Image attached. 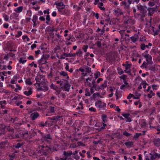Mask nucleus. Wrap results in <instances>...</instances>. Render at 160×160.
Returning a JSON list of instances; mask_svg holds the SVG:
<instances>
[{
	"mask_svg": "<svg viewBox=\"0 0 160 160\" xmlns=\"http://www.w3.org/2000/svg\"><path fill=\"white\" fill-rule=\"evenodd\" d=\"M58 147V145L55 144L54 145L44 144L41 146L42 148L38 151V153L41 155L48 156L53 152L57 151Z\"/></svg>",
	"mask_w": 160,
	"mask_h": 160,
	"instance_id": "f257e3e1",
	"label": "nucleus"
},
{
	"mask_svg": "<svg viewBox=\"0 0 160 160\" xmlns=\"http://www.w3.org/2000/svg\"><path fill=\"white\" fill-rule=\"evenodd\" d=\"M94 1L93 4L94 5H97V7L102 11H105L106 10L105 8L104 7V3L105 2V0H94Z\"/></svg>",
	"mask_w": 160,
	"mask_h": 160,
	"instance_id": "f03ea898",
	"label": "nucleus"
},
{
	"mask_svg": "<svg viewBox=\"0 0 160 160\" xmlns=\"http://www.w3.org/2000/svg\"><path fill=\"white\" fill-rule=\"evenodd\" d=\"M30 114V118L32 121H34L40 117V114L37 112H35V109H31L28 112Z\"/></svg>",
	"mask_w": 160,
	"mask_h": 160,
	"instance_id": "7ed1b4c3",
	"label": "nucleus"
},
{
	"mask_svg": "<svg viewBox=\"0 0 160 160\" xmlns=\"http://www.w3.org/2000/svg\"><path fill=\"white\" fill-rule=\"evenodd\" d=\"M95 105L97 108L102 109H105L106 106V104L105 103L100 100L96 102L95 103Z\"/></svg>",
	"mask_w": 160,
	"mask_h": 160,
	"instance_id": "20e7f679",
	"label": "nucleus"
},
{
	"mask_svg": "<svg viewBox=\"0 0 160 160\" xmlns=\"http://www.w3.org/2000/svg\"><path fill=\"white\" fill-rule=\"evenodd\" d=\"M59 13L61 15H68L70 14V11L68 9L65 8H59L58 10Z\"/></svg>",
	"mask_w": 160,
	"mask_h": 160,
	"instance_id": "39448f33",
	"label": "nucleus"
},
{
	"mask_svg": "<svg viewBox=\"0 0 160 160\" xmlns=\"http://www.w3.org/2000/svg\"><path fill=\"white\" fill-rule=\"evenodd\" d=\"M124 23L126 26L128 27H130L133 24L135 23V21L131 17H128L124 21Z\"/></svg>",
	"mask_w": 160,
	"mask_h": 160,
	"instance_id": "423d86ee",
	"label": "nucleus"
},
{
	"mask_svg": "<svg viewBox=\"0 0 160 160\" xmlns=\"http://www.w3.org/2000/svg\"><path fill=\"white\" fill-rule=\"evenodd\" d=\"M131 2L130 0H124L120 3L121 6H123L125 9H128L130 8Z\"/></svg>",
	"mask_w": 160,
	"mask_h": 160,
	"instance_id": "0eeeda50",
	"label": "nucleus"
},
{
	"mask_svg": "<svg viewBox=\"0 0 160 160\" xmlns=\"http://www.w3.org/2000/svg\"><path fill=\"white\" fill-rule=\"evenodd\" d=\"M154 119L153 118H151L149 121V128L151 129H156L157 128V125L158 123L155 122L154 123Z\"/></svg>",
	"mask_w": 160,
	"mask_h": 160,
	"instance_id": "6e6552de",
	"label": "nucleus"
},
{
	"mask_svg": "<svg viewBox=\"0 0 160 160\" xmlns=\"http://www.w3.org/2000/svg\"><path fill=\"white\" fill-rule=\"evenodd\" d=\"M42 138L45 142L49 143L51 142L52 140V137L50 134H47L46 135H42Z\"/></svg>",
	"mask_w": 160,
	"mask_h": 160,
	"instance_id": "1a4fd4ad",
	"label": "nucleus"
},
{
	"mask_svg": "<svg viewBox=\"0 0 160 160\" xmlns=\"http://www.w3.org/2000/svg\"><path fill=\"white\" fill-rule=\"evenodd\" d=\"M83 68H85V72H82V75L83 76H86L87 74L91 72V68L89 67L88 66L86 65H84Z\"/></svg>",
	"mask_w": 160,
	"mask_h": 160,
	"instance_id": "9d476101",
	"label": "nucleus"
},
{
	"mask_svg": "<svg viewBox=\"0 0 160 160\" xmlns=\"http://www.w3.org/2000/svg\"><path fill=\"white\" fill-rule=\"evenodd\" d=\"M64 81H65V83L63 86V90L68 92L70 91L71 85L70 84L68 83V81L67 80H64Z\"/></svg>",
	"mask_w": 160,
	"mask_h": 160,
	"instance_id": "9b49d317",
	"label": "nucleus"
},
{
	"mask_svg": "<svg viewBox=\"0 0 160 160\" xmlns=\"http://www.w3.org/2000/svg\"><path fill=\"white\" fill-rule=\"evenodd\" d=\"M146 58V60L147 63L149 64H152L153 63V62L152 60V57L150 55H145L143 56Z\"/></svg>",
	"mask_w": 160,
	"mask_h": 160,
	"instance_id": "f8f14e48",
	"label": "nucleus"
},
{
	"mask_svg": "<svg viewBox=\"0 0 160 160\" xmlns=\"http://www.w3.org/2000/svg\"><path fill=\"white\" fill-rule=\"evenodd\" d=\"M59 74L61 76L63 77V79L67 80L69 79V78L67 72L64 71H61L59 72Z\"/></svg>",
	"mask_w": 160,
	"mask_h": 160,
	"instance_id": "ddd939ff",
	"label": "nucleus"
},
{
	"mask_svg": "<svg viewBox=\"0 0 160 160\" xmlns=\"http://www.w3.org/2000/svg\"><path fill=\"white\" fill-rule=\"evenodd\" d=\"M113 12L114 14L118 16L123 14V12L119 8H117L116 9H114L113 11Z\"/></svg>",
	"mask_w": 160,
	"mask_h": 160,
	"instance_id": "4468645a",
	"label": "nucleus"
},
{
	"mask_svg": "<svg viewBox=\"0 0 160 160\" xmlns=\"http://www.w3.org/2000/svg\"><path fill=\"white\" fill-rule=\"evenodd\" d=\"M32 93V89L31 88L28 87L27 88L26 90L24 91V94L27 96L31 95Z\"/></svg>",
	"mask_w": 160,
	"mask_h": 160,
	"instance_id": "2eb2a0df",
	"label": "nucleus"
},
{
	"mask_svg": "<svg viewBox=\"0 0 160 160\" xmlns=\"http://www.w3.org/2000/svg\"><path fill=\"white\" fill-rule=\"evenodd\" d=\"M131 66L132 65H127V66H124L125 67V70H124V72L128 74L129 75H131V70L130 69Z\"/></svg>",
	"mask_w": 160,
	"mask_h": 160,
	"instance_id": "dca6fc26",
	"label": "nucleus"
},
{
	"mask_svg": "<svg viewBox=\"0 0 160 160\" xmlns=\"http://www.w3.org/2000/svg\"><path fill=\"white\" fill-rule=\"evenodd\" d=\"M19 75L17 74L15 75L13 77L12 79L11 80V83L13 84H16V83L17 79L19 78Z\"/></svg>",
	"mask_w": 160,
	"mask_h": 160,
	"instance_id": "f3484780",
	"label": "nucleus"
},
{
	"mask_svg": "<svg viewBox=\"0 0 160 160\" xmlns=\"http://www.w3.org/2000/svg\"><path fill=\"white\" fill-rule=\"evenodd\" d=\"M23 138L26 139H29L31 138V136H30L28 132H26L23 133L22 132V136H21Z\"/></svg>",
	"mask_w": 160,
	"mask_h": 160,
	"instance_id": "a211bd4d",
	"label": "nucleus"
},
{
	"mask_svg": "<svg viewBox=\"0 0 160 160\" xmlns=\"http://www.w3.org/2000/svg\"><path fill=\"white\" fill-rule=\"evenodd\" d=\"M102 122L103 123H107L108 121V118L107 115L105 114H102L101 116Z\"/></svg>",
	"mask_w": 160,
	"mask_h": 160,
	"instance_id": "6ab92c4d",
	"label": "nucleus"
},
{
	"mask_svg": "<svg viewBox=\"0 0 160 160\" xmlns=\"http://www.w3.org/2000/svg\"><path fill=\"white\" fill-rule=\"evenodd\" d=\"M108 81L107 80H105L104 81V83L101 85L99 86H98V89H101L102 90L104 88H106L107 86Z\"/></svg>",
	"mask_w": 160,
	"mask_h": 160,
	"instance_id": "aec40b11",
	"label": "nucleus"
},
{
	"mask_svg": "<svg viewBox=\"0 0 160 160\" xmlns=\"http://www.w3.org/2000/svg\"><path fill=\"white\" fill-rule=\"evenodd\" d=\"M7 104V102L5 100L0 101V107L2 109L5 108V106Z\"/></svg>",
	"mask_w": 160,
	"mask_h": 160,
	"instance_id": "412c9836",
	"label": "nucleus"
},
{
	"mask_svg": "<svg viewBox=\"0 0 160 160\" xmlns=\"http://www.w3.org/2000/svg\"><path fill=\"white\" fill-rule=\"evenodd\" d=\"M73 154L72 151H64L63 152V155L66 157L65 158L62 159H65L67 158V157H68L71 156Z\"/></svg>",
	"mask_w": 160,
	"mask_h": 160,
	"instance_id": "4be33fe9",
	"label": "nucleus"
},
{
	"mask_svg": "<svg viewBox=\"0 0 160 160\" xmlns=\"http://www.w3.org/2000/svg\"><path fill=\"white\" fill-rule=\"evenodd\" d=\"M42 76L40 75L37 76L35 78V80L37 81V82L34 84V85L35 86L36 84L38 85V86H40V83L38 82H41V80L42 78Z\"/></svg>",
	"mask_w": 160,
	"mask_h": 160,
	"instance_id": "5701e85b",
	"label": "nucleus"
},
{
	"mask_svg": "<svg viewBox=\"0 0 160 160\" xmlns=\"http://www.w3.org/2000/svg\"><path fill=\"white\" fill-rule=\"evenodd\" d=\"M6 127L5 125L0 124V134H4Z\"/></svg>",
	"mask_w": 160,
	"mask_h": 160,
	"instance_id": "b1692460",
	"label": "nucleus"
},
{
	"mask_svg": "<svg viewBox=\"0 0 160 160\" xmlns=\"http://www.w3.org/2000/svg\"><path fill=\"white\" fill-rule=\"evenodd\" d=\"M48 89L49 88L47 85H44L43 86H41L39 88H38V90L45 92L47 91Z\"/></svg>",
	"mask_w": 160,
	"mask_h": 160,
	"instance_id": "393cba45",
	"label": "nucleus"
},
{
	"mask_svg": "<svg viewBox=\"0 0 160 160\" xmlns=\"http://www.w3.org/2000/svg\"><path fill=\"white\" fill-rule=\"evenodd\" d=\"M153 143L154 145L156 147H159L160 146V138L155 139L153 141Z\"/></svg>",
	"mask_w": 160,
	"mask_h": 160,
	"instance_id": "a878e982",
	"label": "nucleus"
},
{
	"mask_svg": "<svg viewBox=\"0 0 160 160\" xmlns=\"http://www.w3.org/2000/svg\"><path fill=\"white\" fill-rule=\"evenodd\" d=\"M56 5L57 6V8L58 10L59 8H65V5L62 2H59L56 3Z\"/></svg>",
	"mask_w": 160,
	"mask_h": 160,
	"instance_id": "bb28decb",
	"label": "nucleus"
},
{
	"mask_svg": "<svg viewBox=\"0 0 160 160\" xmlns=\"http://www.w3.org/2000/svg\"><path fill=\"white\" fill-rule=\"evenodd\" d=\"M124 144L127 147V148L131 147L133 145V142L132 141H128L125 142Z\"/></svg>",
	"mask_w": 160,
	"mask_h": 160,
	"instance_id": "cd10ccee",
	"label": "nucleus"
},
{
	"mask_svg": "<svg viewBox=\"0 0 160 160\" xmlns=\"http://www.w3.org/2000/svg\"><path fill=\"white\" fill-rule=\"evenodd\" d=\"M23 9V6H20L15 9L14 11L17 13H19L22 12Z\"/></svg>",
	"mask_w": 160,
	"mask_h": 160,
	"instance_id": "c85d7f7f",
	"label": "nucleus"
},
{
	"mask_svg": "<svg viewBox=\"0 0 160 160\" xmlns=\"http://www.w3.org/2000/svg\"><path fill=\"white\" fill-rule=\"evenodd\" d=\"M38 62L39 64L41 65L47 63V62L46 59H45L43 58H42L40 60H38Z\"/></svg>",
	"mask_w": 160,
	"mask_h": 160,
	"instance_id": "c756f323",
	"label": "nucleus"
},
{
	"mask_svg": "<svg viewBox=\"0 0 160 160\" xmlns=\"http://www.w3.org/2000/svg\"><path fill=\"white\" fill-rule=\"evenodd\" d=\"M81 6H78L77 5H74L73 6V10L75 11L78 12L81 9Z\"/></svg>",
	"mask_w": 160,
	"mask_h": 160,
	"instance_id": "7c9ffc66",
	"label": "nucleus"
},
{
	"mask_svg": "<svg viewBox=\"0 0 160 160\" xmlns=\"http://www.w3.org/2000/svg\"><path fill=\"white\" fill-rule=\"evenodd\" d=\"M16 12L12 13L10 16V18L11 19L15 18L18 17L19 14Z\"/></svg>",
	"mask_w": 160,
	"mask_h": 160,
	"instance_id": "2f4dec72",
	"label": "nucleus"
},
{
	"mask_svg": "<svg viewBox=\"0 0 160 160\" xmlns=\"http://www.w3.org/2000/svg\"><path fill=\"white\" fill-rule=\"evenodd\" d=\"M56 106H50L49 108V110L51 113H54L55 112V109H56Z\"/></svg>",
	"mask_w": 160,
	"mask_h": 160,
	"instance_id": "473e14b6",
	"label": "nucleus"
},
{
	"mask_svg": "<svg viewBox=\"0 0 160 160\" xmlns=\"http://www.w3.org/2000/svg\"><path fill=\"white\" fill-rule=\"evenodd\" d=\"M97 86V85L93 83H92V87L90 89V91L91 93V94L93 93L94 92V90L93 88H94L95 89V90H96V87Z\"/></svg>",
	"mask_w": 160,
	"mask_h": 160,
	"instance_id": "72a5a7b5",
	"label": "nucleus"
},
{
	"mask_svg": "<svg viewBox=\"0 0 160 160\" xmlns=\"http://www.w3.org/2000/svg\"><path fill=\"white\" fill-rule=\"evenodd\" d=\"M138 35H135L131 37V40L133 42H135L137 41L138 38Z\"/></svg>",
	"mask_w": 160,
	"mask_h": 160,
	"instance_id": "f704fd0d",
	"label": "nucleus"
},
{
	"mask_svg": "<svg viewBox=\"0 0 160 160\" xmlns=\"http://www.w3.org/2000/svg\"><path fill=\"white\" fill-rule=\"evenodd\" d=\"M25 82L27 85H31L32 84V82H31L30 78H27L25 81Z\"/></svg>",
	"mask_w": 160,
	"mask_h": 160,
	"instance_id": "c9c22d12",
	"label": "nucleus"
},
{
	"mask_svg": "<svg viewBox=\"0 0 160 160\" xmlns=\"http://www.w3.org/2000/svg\"><path fill=\"white\" fill-rule=\"evenodd\" d=\"M120 133L119 132H116L112 134V138L114 139V138H118L120 136Z\"/></svg>",
	"mask_w": 160,
	"mask_h": 160,
	"instance_id": "e433bc0d",
	"label": "nucleus"
},
{
	"mask_svg": "<svg viewBox=\"0 0 160 160\" xmlns=\"http://www.w3.org/2000/svg\"><path fill=\"white\" fill-rule=\"evenodd\" d=\"M7 142L6 141H2L0 143V147L1 148L5 147L6 144H7Z\"/></svg>",
	"mask_w": 160,
	"mask_h": 160,
	"instance_id": "4c0bfd02",
	"label": "nucleus"
},
{
	"mask_svg": "<svg viewBox=\"0 0 160 160\" xmlns=\"http://www.w3.org/2000/svg\"><path fill=\"white\" fill-rule=\"evenodd\" d=\"M38 17L36 15L33 16V18L32 20V22H37L38 24H39L38 22Z\"/></svg>",
	"mask_w": 160,
	"mask_h": 160,
	"instance_id": "58836bf2",
	"label": "nucleus"
},
{
	"mask_svg": "<svg viewBox=\"0 0 160 160\" xmlns=\"http://www.w3.org/2000/svg\"><path fill=\"white\" fill-rule=\"evenodd\" d=\"M148 11L149 12V14L150 15H152L154 12L155 9L153 8H150L148 9Z\"/></svg>",
	"mask_w": 160,
	"mask_h": 160,
	"instance_id": "ea45409f",
	"label": "nucleus"
},
{
	"mask_svg": "<svg viewBox=\"0 0 160 160\" xmlns=\"http://www.w3.org/2000/svg\"><path fill=\"white\" fill-rule=\"evenodd\" d=\"M142 135L141 133H137L134 136L133 138L135 140L138 139L139 137Z\"/></svg>",
	"mask_w": 160,
	"mask_h": 160,
	"instance_id": "a19ab883",
	"label": "nucleus"
},
{
	"mask_svg": "<svg viewBox=\"0 0 160 160\" xmlns=\"http://www.w3.org/2000/svg\"><path fill=\"white\" fill-rule=\"evenodd\" d=\"M122 134L127 137H129L132 135L131 134L128 132L126 131H124L122 133Z\"/></svg>",
	"mask_w": 160,
	"mask_h": 160,
	"instance_id": "79ce46f5",
	"label": "nucleus"
},
{
	"mask_svg": "<svg viewBox=\"0 0 160 160\" xmlns=\"http://www.w3.org/2000/svg\"><path fill=\"white\" fill-rule=\"evenodd\" d=\"M79 71H80L82 72H85V68H83V67H80L79 69H76L75 70V72L76 73H77Z\"/></svg>",
	"mask_w": 160,
	"mask_h": 160,
	"instance_id": "37998d69",
	"label": "nucleus"
},
{
	"mask_svg": "<svg viewBox=\"0 0 160 160\" xmlns=\"http://www.w3.org/2000/svg\"><path fill=\"white\" fill-rule=\"evenodd\" d=\"M19 62V63L24 64L27 62V60H23V58L22 57L20 58Z\"/></svg>",
	"mask_w": 160,
	"mask_h": 160,
	"instance_id": "c03bdc74",
	"label": "nucleus"
},
{
	"mask_svg": "<svg viewBox=\"0 0 160 160\" xmlns=\"http://www.w3.org/2000/svg\"><path fill=\"white\" fill-rule=\"evenodd\" d=\"M67 57V53L65 52H63L62 54L60 55V58L61 59H64Z\"/></svg>",
	"mask_w": 160,
	"mask_h": 160,
	"instance_id": "a18cd8bd",
	"label": "nucleus"
},
{
	"mask_svg": "<svg viewBox=\"0 0 160 160\" xmlns=\"http://www.w3.org/2000/svg\"><path fill=\"white\" fill-rule=\"evenodd\" d=\"M29 134L30 136H31V138L32 137H34L35 136H36L37 135L36 132L34 130H32L31 132H29Z\"/></svg>",
	"mask_w": 160,
	"mask_h": 160,
	"instance_id": "49530a36",
	"label": "nucleus"
},
{
	"mask_svg": "<svg viewBox=\"0 0 160 160\" xmlns=\"http://www.w3.org/2000/svg\"><path fill=\"white\" fill-rule=\"evenodd\" d=\"M142 80V79L141 77L139 76L136 77L135 79V80L136 81V83H139V82H140Z\"/></svg>",
	"mask_w": 160,
	"mask_h": 160,
	"instance_id": "de8ad7c7",
	"label": "nucleus"
},
{
	"mask_svg": "<svg viewBox=\"0 0 160 160\" xmlns=\"http://www.w3.org/2000/svg\"><path fill=\"white\" fill-rule=\"evenodd\" d=\"M50 87L51 89H52L55 90H57L58 88L57 86L52 83L50 86Z\"/></svg>",
	"mask_w": 160,
	"mask_h": 160,
	"instance_id": "09e8293b",
	"label": "nucleus"
},
{
	"mask_svg": "<svg viewBox=\"0 0 160 160\" xmlns=\"http://www.w3.org/2000/svg\"><path fill=\"white\" fill-rule=\"evenodd\" d=\"M129 87V85H127L126 84H122L120 87V89L123 90L125 88H126Z\"/></svg>",
	"mask_w": 160,
	"mask_h": 160,
	"instance_id": "8fccbe9b",
	"label": "nucleus"
},
{
	"mask_svg": "<svg viewBox=\"0 0 160 160\" xmlns=\"http://www.w3.org/2000/svg\"><path fill=\"white\" fill-rule=\"evenodd\" d=\"M50 15H48L46 16V20L47 21L46 22V23L47 25L49 24V22H50Z\"/></svg>",
	"mask_w": 160,
	"mask_h": 160,
	"instance_id": "3c124183",
	"label": "nucleus"
},
{
	"mask_svg": "<svg viewBox=\"0 0 160 160\" xmlns=\"http://www.w3.org/2000/svg\"><path fill=\"white\" fill-rule=\"evenodd\" d=\"M130 1L131 2V4L132 3L133 4H137L140 1V0H130Z\"/></svg>",
	"mask_w": 160,
	"mask_h": 160,
	"instance_id": "603ef678",
	"label": "nucleus"
},
{
	"mask_svg": "<svg viewBox=\"0 0 160 160\" xmlns=\"http://www.w3.org/2000/svg\"><path fill=\"white\" fill-rule=\"evenodd\" d=\"M148 64V63L144 61L142 64V65L141 66V67L142 68H146L147 67Z\"/></svg>",
	"mask_w": 160,
	"mask_h": 160,
	"instance_id": "864d4df0",
	"label": "nucleus"
},
{
	"mask_svg": "<svg viewBox=\"0 0 160 160\" xmlns=\"http://www.w3.org/2000/svg\"><path fill=\"white\" fill-rule=\"evenodd\" d=\"M100 75V73L99 72H97L96 73H95L94 74V76L95 79H97Z\"/></svg>",
	"mask_w": 160,
	"mask_h": 160,
	"instance_id": "5fc2aeb1",
	"label": "nucleus"
},
{
	"mask_svg": "<svg viewBox=\"0 0 160 160\" xmlns=\"http://www.w3.org/2000/svg\"><path fill=\"white\" fill-rule=\"evenodd\" d=\"M120 79H122V80L127 79V76L125 74H122L121 76L119 77Z\"/></svg>",
	"mask_w": 160,
	"mask_h": 160,
	"instance_id": "6e6d98bb",
	"label": "nucleus"
},
{
	"mask_svg": "<svg viewBox=\"0 0 160 160\" xmlns=\"http://www.w3.org/2000/svg\"><path fill=\"white\" fill-rule=\"evenodd\" d=\"M16 86L17 87V88H16L15 89L14 91L16 92H17L18 90H20L22 89V87L20 86V85L18 84H17L16 85Z\"/></svg>",
	"mask_w": 160,
	"mask_h": 160,
	"instance_id": "4d7b16f0",
	"label": "nucleus"
},
{
	"mask_svg": "<svg viewBox=\"0 0 160 160\" xmlns=\"http://www.w3.org/2000/svg\"><path fill=\"white\" fill-rule=\"evenodd\" d=\"M122 116L125 118H128L130 116V114L128 113H124L122 114Z\"/></svg>",
	"mask_w": 160,
	"mask_h": 160,
	"instance_id": "13d9d810",
	"label": "nucleus"
},
{
	"mask_svg": "<svg viewBox=\"0 0 160 160\" xmlns=\"http://www.w3.org/2000/svg\"><path fill=\"white\" fill-rule=\"evenodd\" d=\"M88 45H84L83 46L82 49L85 52H86L87 51V49L88 48Z\"/></svg>",
	"mask_w": 160,
	"mask_h": 160,
	"instance_id": "bf43d9fd",
	"label": "nucleus"
},
{
	"mask_svg": "<svg viewBox=\"0 0 160 160\" xmlns=\"http://www.w3.org/2000/svg\"><path fill=\"white\" fill-rule=\"evenodd\" d=\"M61 90L60 89L56 90V92H55V94L56 95H58V97L60 98V96L59 95L60 93Z\"/></svg>",
	"mask_w": 160,
	"mask_h": 160,
	"instance_id": "052dcab7",
	"label": "nucleus"
},
{
	"mask_svg": "<svg viewBox=\"0 0 160 160\" xmlns=\"http://www.w3.org/2000/svg\"><path fill=\"white\" fill-rule=\"evenodd\" d=\"M64 80H67L66 79H63L62 80H60V81L61 82L60 83V85L61 86H63V85L65 83V81H64Z\"/></svg>",
	"mask_w": 160,
	"mask_h": 160,
	"instance_id": "680f3d73",
	"label": "nucleus"
},
{
	"mask_svg": "<svg viewBox=\"0 0 160 160\" xmlns=\"http://www.w3.org/2000/svg\"><path fill=\"white\" fill-rule=\"evenodd\" d=\"M55 34L57 36V37L59 40H61L62 39V36L59 34V32H57Z\"/></svg>",
	"mask_w": 160,
	"mask_h": 160,
	"instance_id": "e2e57ef3",
	"label": "nucleus"
},
{
	"mask_svg": "<svg viewBox=\"0 0 160 160\" xmlns=\"http://www.w3.org/2000/svg\"><path fill=\"white\" fill-rule=\"evenodd\" d=\"M3 17L4 18V20L6 21H7L9 18V17L8 15H6V14H4L3 15Z\"/></svg>",
	"mask_w": 160,
	"mask_h": 160,
	"instance_id": "0e129e2a",
	"label": "nucleus"
},
{
	"mask_svg": "<svg viewBox=\"0 0 160 160\" xmlns=\"http://www.w3.org/2000/svg\"><path fill=\"white\" fill-rule=\"evenodd\" d=\"M53 74L52 71H50L49 74L48 75L47 77L48 78H51L53 77Z\"/></svg>",
	"mask_w": 160,
	"mask_h": 160,
	"instance_id": "69168bd1",
	"label": "nucleus"
},
{
	"mask_svg": "<svg viewBox=\"0 0 160 160\" xmlns=\"http://www.w3.org/2000/svg\"><path fill=\"white\" fill-rule=\"evenodd\" d=\"M58 118L55 116L53 117H49L48 118V119L53 121H56L58 119Z\"/></svg>",
	"mask_w": 160,
	"mask_h": 160,
	"instance_id": "338daca9",
	"label": "nucleus"
},
{
	"mask_svg": "<svg viewBox=\"0 0 160 160\" xmlns=\"http://www.w3.org/2000/svg\"><path fill=\"white\" fill-rule=\"evenodd\" d=\"M22 144L19 143H18L16 145H15L14 147L16 148H19L21 147Z\"/></svg>",
	"mask_w": 160,
	"mask_h": 160,
	"instance_id": "774afa93",
	"label": "nucleus"
}]
</instances>
